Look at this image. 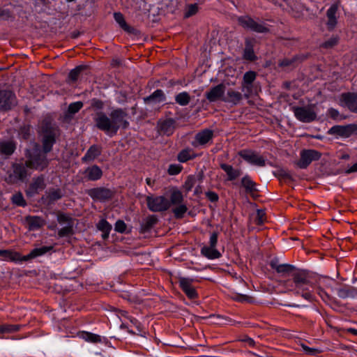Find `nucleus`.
Here are the masks:
<instances>
[{
  "label": "nucleus",
  "instance_id": "c85d7f7f",
  "mask_svg": "<svg viewBox=\"0 0 357 357\" xmlns=\"http://www.w3.org/2000/svg\"><path fill=\"white\" fill-rule=\"evenodd\" d=\"M15 149V145L11 141H3L0 142V151L5 155H11L14 152Z\"/></svg>",
  "mask_w": 357,
  "mask_h": 357
},
{
  "label": "nucleus",
  "instance_id": "58836bf2",
  "mask_svg": "<svg viewBox=\"0 0 357 357\" xmlns=\"http://www.w3.org/2000/svg\"><path fill=\"white\" fill-rule=\"evenodd\" d=\"M45 187L44 179L43 177H38L36 178L33 182L31 185V188L32 190L35 192H37L39 190H41Z\"/></svg>",
  "mask_w": 357,
  "mask_h": 357
},
{
  "label": "nucleus",
  "instance_id": "f704fd0d",
  "mask_svg": "<svg viewBox=\"0 0 357 357\" xmlns=\"http://www.w3.org/2000/svg\"><path fill=\"white\" fill-rule=\"evenodd\" d=\"M82 337L86 342L92 343L100 342L101 341L100 335L91 333H83Z\"/></svg>",
  "mask_w": 357,
  "mask_h": 357
},
{
  "label": "nucleus",
  "instance_id": "f8f14e48",
  "mask_svg": "<svg viewBox=\"0 0 357 357\" xmlns=\"http://www.w3.org/2000/svg\"><path fill=\"white\" fill-rule=\"evenodd\" d=\"M239 155L250 164L259 167H264L265 165L264 158L255 152L250 151H242L239 153Z\"/></svg>",
  "mask_w": 357,
  "mask_h": 357
},
{
  "label": "nucleus",
  "instance_id": "473e14b6",
  "mask_svg": "<svg viewBox=\"0 0 357 357\" xmlns=\"http://www.w3.org/2000/svg\"><path fill=\"white\" fill-rule=\"evenodd\" d=\"M252 218L255 224L261 225L266 220V213L264 211L258 209L252 215Z\"/></svg>",
  "mask_w": 357,
  "mask_h": 357
},
{
  "label": "nucleus",
  "instance_id": "7c9ffc66",
  "mask_svg": "<svg viewBox=\"0 0 357 357\" xmlns=\"http://www.w3.org/2000/svg\"><path fill=\"white\" fill-rule=\"evenodd\" d=\"M195 157V155L192 150L184 149L178 153V160L181 162H185L188 160L194 158Z\"/></svg>",
  "mask_w": 357,
  "mask_h": 357
},
{
  "label": "nucleus",
  "instance_id": "a18cd8bd",
  "mask_svg": "<svg viewBox=\"0 0 357 357\" xmlns=\"http://www.w3.org/2000/svg\"><path fill=\"white\" fill-rule=\"evenodd\" d=\"M83 106V103L80 101L71 103L68 107V112L71 114L77 112Z\"/></svg>",
  "mask_w": 357,
  "mask_h": 357
},
{
  "label": "nucleus",
  "instance_id": "37998d69",
  "mask_svg": "<svg viewBox=\"0 0 357 357\" xmlns=\"http://www.w3.org/2000/svg\"><path fill=\"white\" fill-rule=\"evenodd\" d=\"M98 229L101 231H111L112 225L105 220L102 219L97 225Z\"/></svg>",
  "mask_w": 357,
  "mask_h": 357
},
{
  "label": "nucleus",
  "instance_id": "bf43d9fd",
  "mask_svg": "<svg viewBox=\"0 0 357 357\" xmlns=\"http://www.w3.org/2000/svg\"><path fill=\"white\" fill-rule=\"evenodd\" d=\"M207 198L211 202H216L218 199V196L213 192H208L206 193Z\"/></svg>",
  "mask_w": 357,
  "mask_h": 357
},
{
  "label": "nucleus",
  "instance_id": "338daca9",
  "mask_svg": "<svg viewBox=\"0 0 357 357\" xmlns=\"http://www.w3.org/2000/svg\"><path fill=\"white\" fill-rule=\"evenodd\" d=\"M336 42L334 40L333 42H326L325 44H324V46L326 47H331L332 45H333Z\"/></svg>",
  "mask_w": 357,
  "mask_h": 357
},
{
  "label": "nucleus",
  "instance_id": "e2e57ef3",
  "mask_svg": "<svg viewBox=\"0 0 357 357\" xmlns=\"http://www.w3.org/2000/svg\"><path fill=\"white\" fill-rule=\"evenodd\" d=\"M328 113H329V115L335 119H338V116H339V112L337 109H333V108H331L328 110Z\"/></svg>",
  "mask_w": 357,
  "mask_h": 357
},
{
  "label": "nucleus",
  "instance_id": "69168bd1",
  "mask_svg": "<svg viewBox=\"0 0 357 357\" xmlns=\"http://www.w3.org/2000/svg\"><path fill=\"white\" fill-rule=\"evenodd\" d=\"M146 184L151 187H152L153 185V183H154V181L153 180H151L150 178H147L146 179Z\"/></svg>",
  "mask_w": 357,
  "mask_h": 357
},
{
  "label": "nucleus",
  "instance_id": "49530a36",
  "mask_svg": "<svg viewBox=\"0 0 357 357\" xmlns=\"http://www.w3.org/2000/svg\"><path fill=\"white\" fill-rule=\"evenodd\" d=\"M73 234V228L71 226H66L61 228L58 233L59 237H66Z\"/></svg>",
  "mask_w": 357,
  "mask_h": 357
},
{
  "label": "nucleus",
  "instance_id": "4be33fe9",
  "mask_svg": "<svg viewBox=\"0 0 357 357\" xmlns=\"http://www.w3.org/2000/svg\"><path fill=\"white\" fill-rule=\"evenodd\" d=\"M242 98L243 95L240 92L229 89L227 91V97H225V99H222V100L237 105L242 100Z\"/></svg>",
  "mask_w": 357,
  "mask_h": 357
},
{
  "label": "nucleus",
  "instance_id": "09e8293b",
  "mask_svg": "<svg viewBox=\"0 0 357 357\" xmlns=\"http://www.w3.org/2000/svg\"><path fill=\"white\" fill-rule=\"evenodd\" d=\"M13 202L18 206H24L25 201L20 193L15 194L12 197Z\"/></svg>",
  "mask_w": 357,
  "mask_h": 357
},
{
  "label": "nucleus",
  "instance_id": "0e129e2a",
  "mask_svg": "<svg viewBox=\"0 0 357 357\" xmlns=\"http://www.w3.org/2000/svg\"><path fill=\"white\" fill-rule=\"evenodd\" d=\"M357 172V162L351 166L349 169H347L346 172L349 174L352 172Z\"/></svg>",
  "mask_w": 357,
  "mask_h": 357
},
{
  "label": "nucleus",
  "instance_id": "39448f33",
  "mask_svg": "<svg viewBox=\"0 0 357 357\" xmlns=\"http://www.w3.org/2000/svg\"><path fill=\"white\" fill-rule=\"evenodd\" d=\"M292 110L296 118L304 123L311 122L317 118L314 107L312 105L294 107Z\"/></svg>",
  "mask_w": 357,
  "mask_h": 357
},
{
  "label": "nucleus",
  "instance_id": "13d9d810",
  "mask_svg": "<svg viewBox=\"0 0 357 357\" xmlns=\"http://www.w3.org/2000/svg\"><path fill=\"white\" fill-rule=\"evenodd\" d=\"M217 243H218V234L216 232H213L211 234V236H210L209 245L216 248Z\"/></svg>",
  "mask_w": 357,
  "mask_h": 357
},
{
  "label": "nucleus",
  "instance_id": "e433bc0d",
  "mask_svg": "<svg viewBox=\"0 0 357 357\" xmlns=\"http://www.w3.org/2000/svg\"><path fill=\"white\" fill-rule=\"evenodd\" d=\"M241 183L247 191L255 190V184L249 176H244L241 180Z\"/></svg>",
  "mask_w": 357,
  "mask_h": 357
},
{
  "label": "nucleus",
  "instance_id": "864d4df0",
  "mask_svg": "<svg viewBox=\"0 0 357 357\" xmlns=\"http://www.w3.org/2000/svg\"><path fill=\"white\" fill-rule=\"evenodd\" d=\"M17 329L15 326H0V333H10Z\"/></svg>",
  "mask_w": 357,
  "mask_h": 357
},
{
  "label": "nucleus",
  "instance_id": "c756f323",
  "mask_svg": "<svg viewBox=\"0 0 357 357\" xmlns=\"http://www.w3.org/2000/svg\"><path fill=\"white\" fill-rule=\"evenodd\" d=\"M183 201V196L182 192L178 190H173L170 195V199L169 200L170 206L172 205L176 206L180 204Z\"/></svg>",
  "mask_w": 357,
  "mask_h": 357
},
{
  "label": "nucleus",
  "instance_id": "9b49d317",
  "mask_svg": "<svg viewBox=\"0 0 357 357\" xmlns=\"http://www.w3.org/2000/svg\"><path fill=\"white\" fill-rule=\"evenodd\" d=\"M15 104V97L10 91H0V110L10 109Z\"/></svg>",
  "mask_w": 357,
  "mask_h": 357
},
{
  "label": "nucleus",
  "instance_id": "052dcab7",
  "mask_svg": "<svg viewBox=\"0 0 357 357\" xmlns=\"http://www.w3.org/2000/svg\"><path fill=\"white\" fill-rule=\"evenodd\" d=\"M294 61L290 59H284L280 62V66L282 67L289 66L293 63Z\"/></svg>",
  "mask_w": 357,
  "mask_h": 357
},
{
  "label": "nucleus",
  "instance_id": "6ab92c4d",
  "mask_svg": "<svg viewBox=\"0 0 357 357\" xmlns=\"http://www.w3.org/2000/svg\"><path fill=\"white\" fill-rule=\"evenodd\" d=\"M213 136L212 130L208 129L202 130L195 135V143L199 145H204L212 139Z\"/></svg>",
  "mask_w": 357,
  "mask_h": 357
},
{
  "label": "nucleus",
  "instance_id": "79ce46f5",
  "mask_svg": "<svg viewBox=\"0 0 357 357\" xmlns=\"http://www.w3.org/2000/svg\"><path fill=\"white\" fill-rule=\"evenodd\" d=\"M301 347L303 351L308 355L316 356L319 354L321 351L318 348L310 347L305 344H302Z\"/></svg>",
  "mask_w": 357,
  "mask_h": 357
},
{
  "label": "nucleus",
  "instance_id": "aec40b11",
  "mask_svg": "<svg viewBox=\"0 0 357 357\" xmlns=\"http://www.w3.org/2000/svg\"><path fill=\"white\" fill-rule=\"evenodd\" d=\"M85 176L89 181H97L102 175L101 169L97 165H93L86 168L84 171Z\"/></svg>",
  "mask_w": 357,
  "mask_h": 357
},
{
  "label": "nucleus",
  "instance_id": "9d476101",
  "mask_svg": "<svg viewBox=\"0 0 357 357\" xmlns=\"http://www.w3.org/2000/svg\"><path fill=\"white\" fill-rule=\"evenodd\" d=\"M88 195L93 199L104 202L112 198L113 192L107 188H96L89 190Z\"/></svg>",
  "mask_w": 357,
  "mask_h": 357
},
{
  "label": "nucleus",
  "instance_id": "f257e3e1",
  "mask_svg": "<svg viewBox=\"0 0 357 357\" xmlns=\"http://www.w3.org/2000/svg\"><path fill=\"white\" fill-rule=\"evenodd\" d=\"M271 266L282 275H291V280L283 282V286L287 291L295 295L301 296L307 301H312L314 298L313 290L314 283L312 275L304 269L296 268L294 266L272 261Z\"/></svg>",
  "mask_w": 357,
  "mask_h": 357
},
{
  "label": "nucleus",
  "instance_id": "4468645a",
  "mask_svg": "<svg viewBox=\"0 0 357 357\" xmlns=\"http://www.w3.org/2000/svg\"><path fill=\"white\" fill-rule=\"evenodd\" d=\"M342 104L347 107L350 111L357 112V94L344 93L340 99Z\"/></svg>",
  "mask_w": 357,
  "mask_h": 357
},
{
  "label": "nucleus",
  "instance_id": "bb28decb",
  "mask_svg": "<svg viewBox=\"0 0 357 357\" xmlns=\"http://www.w3.org/2000/svg\"><path fill=\"white\" fill-rule=\"evenodd\" d=\"M54 142V135H53L51 132L45 135L43 140L44 153L50 151Z\"/></svg>",
  "mask_w": 357,
  "mask_h": 357
},
{
  "label": "nucleus",
  "instance_id": "2eb2a0df",
  "mask_svg": "<svg viewBox=\"0 0 357 357\" xmlns=\"http://www.w3.org/2000/svg\"><path fill=\"white\" fill-rule=\"evenodd\" d=\"M192 280L186 278H179V285L188 298L193 299L197 296L195 288L192 286Z\"/></svg>",
  "mask_w": 357,
  "mask_h": 357
},
{
  "label": "nucleus",
  "instance_id": "5701e85b",
  "mask_svg": "<svg viewBox=\"0 0 357 357\" xmlns=\"http://www.w3.org/2000/svg\"><path fill=\"white\" fill-rule=\"evenodd\" d=\"M148 104H155L164 102L165 100L164 93L162 90H156L152 95L144 99Z\"/></svg>",
  "mask_w": 357,
  "mask_h": 357
},
{
  "label": "nucleus",
  "instance_id": "4c0bfd02",
  "mask_svg": "<svg viewBox=\"0 0 357 357\" xmlns=\"http://www.w3.org/2000/svg\"><path fill=\"white\" fill-rule=\"evenodd\" d=\"M243 57L245 59L250 60V61H253L256 58L253 48L250 43H246V46L244 50Z\"/></svg>",
  "mask_w": 357,
  "mask_h": 357
},
{
  "label": "nucleus",
  "instance_id": "a878e982",
  "mask_svg": "<svg viewBox=\"0 0 357 357\" xmlns=\"http://www.w3.org/2000/svg\"><path fill=\"white\" fill-rule=\"evenodd\" d=\"M220 167L227 173L228 179L229 181L236 179L241 174V172L239 169H235L231 165L222 164Z\"/></svg>",
  "mask_w": 357,
  "mask_h": 357
},
{
  "label": "nucleus",
  "instance_id": "0eeeda50",
  "mask_svg": "<svg viewBox=\"0 0 357 357\" xmlns=\"http://www.w3.org/2000/svg\"><path fill=\"white\" fill-rule=\"evenodd\" d=\"M357 131V124L334 126L328 130V134L347 138Z\"/></svg>",
  "mask_w": 357,
  "mask_h": 357
},
{
  "label": "nucleus",
  "instance_id": "a211bd4d",
  "mask_svg": "<svg viewBox=\"0 0 357 357\" xmlns=\"http://www.w3.org/2000/svg\"><path fill=\"white\" fill-rule=\"evenodd\" d=\"M29 230H37L45 225V220L39 216H27L25 219Z\"/></svg>",
  "mask_w": 357,
  "mask_h": 357
},
{
  "label": "nucleus",
  "instance_id": "a19ab883",
  "mask_svg": "<svg viewBox=\"0 0 357 357\" xmlns=\"http://www.w3.org/2000/svg\"><path fill=\"white\" fill-rule=\"evenodd\" d=\"M353 291H354L353 289H350L342 288V289H339L337 290V294L340 298H347L353 296Z\"/></svg>",
  "mask_w": 357,
  "mask_h": 357
},
{
  "label": "nucleus",
  "instance_id": "f03ea898",
  "mask_svg": "<svg viewBox=\"0 0 357 357\" xmlns=\"http://www.w3.org/2000/svg\"><path fill=\"white\" fill-rule=\"evenodd\" d=\"M95 122L98 129L110 137L115 135L119 129L126 128L129 125L128 114L122 109H113L109 116L103 112H98Z\"/></svg>",
  "mask_w": 357,
  "mask_h": 357
},
{
  "label": "nucleus",
  "instance_id": "603ef678",
  "mask_svg": "<svg viewBox=\"0 0 357 357\" xmlns=\"http://www.w3.org/2000/svg\"><path fill=\"white\" fill-rule=\"evenodd\" d=\"M181 171V167H179L178 165H171L169 167V169H168V172L169 174L171 175H175V174H178Z\"/></svg>",
  "mask_w": 357,
  "mask_h": 357
},
{
  "label": "nucleus",
  "instance_id": "ddd939ff",
  "mask_svg": "<svg viewBox=\"0 0 357 357\" xmlns=\"http://www.w3.org/2000/svg\"><path fill=\"white\" fill-rule=\"evenodd\" d=\"M175 129V121L172 119L160 120L158 123V130L160 135H171Z\"/></svg>",
  "mask_w": 357,
  "mask_h": 357
},
{
  "label": "nucleus",
  "instance_id": "b1692460",
  "mask_svg": "<svg viewBox=\"0 0 357 357\" xmlns=\"http://www.w3.org/2000/svg\"><path fill=\"white\" fill-rule=\"evenodd\" d=\"M101 153L100 148L98 146L93 145L91 146L86 151L84 156L82 158L83 161H92L100 155Z\"/></svg>",
  "mask_w": 357,
  "mask_h": 357
},
{
  "label": "nucleus",
  "instance_id": "de8ad7c7",
  "mask_svg": "<svg viewBox=\"0 0 357 357\" xmlns=\"http://www.w3.org/2000/svg\"><path fill=\"white\" fill-rule=\"evenodd\" d=\"M127 226L126 223L121 220H119L116 222L114 229L115 231L119 233H123L126 231Z\"/></svg>",
  "mask_w": 357,
  "mask_h": 357
},
{
  "label": "nucleus",
  "instance_id": "423d86ee",
  "mask_svg": "<svg viewBox=\"0 0 357 357\" xmlns=\"http://www.w3.org/2000/svg\"><path fill=\"white\" fill-rule=\"evenodd\" d=\"M238 22L244 29L257 33H265L268 30L263 24L255 21L248 16L239 17Z\"/></svg>",
  "mask_w": 357,
  "mask_h": 357
},
{
  "label": "nucleus",
  "instance_id": "c03bdc74",
  "mask_svg": "<svg viewBox=\"0 0 357 357\" xmlns=\"http://www.w3.org/2000/svg\"><path fill=\"white\" fill-rule=\"evenodd\" d=\"M83 69L84 67L82 66L75 68L69 73L68 77L73 82L76 81L78 78L79 73Z\"/></svg>",
  "mask_w": 357,
  "mask_h": 357
},
{
  "label": "nucleus",
  "instance_id": "5fc2aeb1",
  "mask_svg": "<svg viewBox=\"0 0 357 357\" xmlns=\"http://www.w3.org/2000/svg\"><path fill=\"white\" fill-rule=\"evenodd\" d=\"M91 105L92 107L96 109H101L103 108L104 103L102 101L98 100V99H93L91 100Z\"/></svg>",
  "mask_w": 357,
  "mask_h": 357
},
{
  "label": "nucleus",
  "instance_id": "1a4fd4ad",
  "mask_svg": "<svg viewBox=\"0 0 357 357\" xmlns=\"http://www.w3.org/2000/svg\"><path fill=\"white\" fill-rule=\"evenodd\" d=\"M225 86L223 84H218L212 87L205 93L206 99L209 102H216L225 99Z\"/></svg>",
  "mask_w": 357,
  "mask_h": 357
},
{
  "label": "nucleus",
  "instance_id": "8fccbe9b",
  "mask_svg": "<svg viewBox=\"0 0 357 357\" xmlns=\"http://www.w3.org/2000/svg\"><path fill=\"white\" fill-rule=\"evenodd\" d=\"M195 183V178L193 176H188L185 182L184 187L187 191L191 190Z\"/></svg>",
  "mask_w": 357,
  "mask_h": 357
},
{
  "label": "nucleus",
  "instance_id": "2f4dec72",
  "mask_svg": "<svg viewBox=\"0 0 357 357\" xmlns=\"http://www.w3.org/2000/svg\"><path fill=\"white\" fill-rule=\"evenodd\" d=\"M175 100L176 103L181 106L187 105L190 100V96L188 94V93L183 91L181 93H179L177 94L175 97Z\"/></svg>",
  "mask_w": 357,
  "mask_h": 357
},
{
  "label": "nucleus",
  "instance_id": "ea45409f",
  "mask_svg": "<svg viewBox=\"0 0 357 357\" xmlns=\"http://www.w3.org/2000/svg\"><path fill=\"white\" fill-rule=\"evenodd\" d=\"M158 221L157 218L155 215H150L146 218L142 224V228L146 231L150 229Z\"/></svg>",
  "mask_w": 357,
  "mask_h": 357
},
{
  "label": "nucleus",
  "instance_id": "3c124183",
  "mask_svg": "<svg viewBox=\"0 0 357 357\" xmlns=\"http://www.w3.org/2000/svg\"><path fill=\"white\" fill-rule=\"evenodd\" d=\"M318 294L321 296V298L324 301H326L329 298V296L328 294L323 289V288L321 287V280L319 282V285L317 288Z\"/></svg>",
  "mask_w": 357,
  "mask_h": 357
},
{
  "label": "nucleus",
  "instance_id": "cd10ccee",
  "mask_svg": "<svg viewBox=\"0 0 357 357\" xmlns=\"http://www.w3.org/2000/svg\"><path fill=\"white\" fill-rule=\"evenodd\" d=\"M337 8L335 5L331 6L327 10V17H328V26L330 28H333L336 23V17L335 14L337 13Z\"/></svg>",
  "mask_w": 357,
  "mask_h": 357
},
{
  "label": "nucleus",
  "instance_id": "6e6552de",
  "mask_svg": "<svg viewBox=\"0 0 357 357\" xmlns=\"http://www.w3.org/2000/svg\"><path fill=\"white\" fill-rule=\"evenodd\" d=\"M320 157V153L315 150H303L301 153V159L298 162V166L303 169L306 168L312 161L319 160Z\"/></svg>",
  "mask_w": 357,
  "mask_h": 357
},
{
  "label": "nucleus",
  "instance_id": "6e6d98bb",
  "mask_svg": "<svg viewBox=\"0 0 357 357\" xmlns=\"http://www.w3.org/2000/svg\"><path fill=\"white\" fill-rule=\"evenodd\" d=\"M197 6L196 5H190L188 8V10L185 14V17H189L193 15L194 14H195L197 13Z\"/></svg>",
  "mask_w": 357,
  "mask_h": 357
},
{
  "label": "nucleus",
  "instance_id": "412c9836",
  "mask_svg": "<svg viewBox=\"0 0 357 357\" xmlns=\"http://www.w3.org/2000/svg\"><path fill=\"white\" fill-rule=\"evenodd\" d=\"M201 253L209 259H215L219 258L221 255L215 247L205 245L201 250Z\"/></svg>",
  "mask_w": 357,
  "mask_h": 357
},
{
  "label": "nucleus",
  "instance_id": "774afa93",
  "mask_svg": "<svg viewBox=\"0 0 357 357\" xmlns=\"http://www.w3.org/2000/svg\"><path fill=\"white\" fill-rule=\"evenodd\" d=\"M348 331H349L350 333L354 334V335H357V329H355V328H349L348 329Z\"/></svg>",
  "mask_w": 357,
  "mask_h": 357
},
{
  "label": "nucleus",
  "instance_id": "20e7f679",
  "mask_svg": "<svg viewBox=\"0 0 357 357\" xmlns=\"http://www.w3.org/2000/svg\"><path fill=\"white\" fill-rule=\"evenodd\" d=\"M146 204L149 209L153 212L165 211L170 208L169 199L164 196H148Z\"/></svg>",
  "mask_w": 357,
  "mask_h": 357
},
{
  "label": "nucleus",
  "instance_id": "c9c22d12",
  "mask_svg": "<svg viewBox=\"0 0 357 357\" xmlns=\"http://www.w3.org/2000/svg\"><path fill=\"white\" fill-rule=\"evenodd\" d=\"M176 206L173 208V213L176 218H182L186 213L188 208L185 204L183 203L176 205Z\"/></svg>",
  "mask_w": 357,
  "mask_h": 357
},
{
  "label": "nucleus",
  "instance_id": "7ed1b4c3",
  "mask_svg": "<svg viewBox=\"0 0 357 357\" xmlns=\"http://www.w3.org/2000/svg\"><path fill=\"white\" fill-rule=\"evenodd\" d=\"M48 164V161L44 153H36L29 155L25 162V166L22 165H13V181L23 180L29 174L26 168L36 170L44 169Z\"/></svg>",
  "mask_w": 357,
  "mask_h": 357
},
{
  "label": "nucleus",
  "instance_id": "680f3d73",
  "mask_svg": "<svg viewBox=\"0 0 357 357\" xmlns=\"http://www.w3.org/2000/svg\"><path fill=\"white\" fill-rule=\"evenodd\" d=\"M242 341L251 347H253L255 345V342L254 341V340L248 337H245L244 339L242 340Z\"/></svg>",
  "mask_w": 357,
  "mask_h": 357
},
{
  "label": "nucleus",
  "instance_id": "4d7b16f0",
  "mask_svg": "<svg viewBox=\"0 0 357 357\" xmlns=\"http://www.w3.org/2000/svg\"><path fill=\"white\" fill-rule=\"evenodd\" d=\"M62 195L60 190H53L49 193V198L52 201L59 199L61 197Z\"/></svg>",
  "mask_w": 357,
  "mask_h": 357
},
{
  "label": "nucleus",
  "instance_id": "72a5a7b5",
  "mask_svg": "<svg viewBox=\"0 0 357 357\" xmlns=\"http://www.w3.org/2000/svg\"><path fill=\"white\" fill-rule=\"evenodd\" d=\"M114 17L120 26L128 32H130V28L127 25L123 15L120 13H115Z\"/></svg>",
  "mask_w": 357,
  "mask_h": 357
},
{
  "label": "nucleus",
  "instance_id": "393cba45",
  "mask_svg": "<svg viewBox=\"0 0 357 357\" xmlns=\"http://www.w3.org/2000/svg\"><path fill=\"white\" fill-rule=\"evenodd\" d=\"M0 258L3 260L17 261L20 259V254L9 250H0Z\"/></svg>",
  "mask_w": 357,
  "mask_h": 357
},
{
  "label": "nucleus",
  "instance_id": "f3484780",
  "mask_svg": "<svg viewBox=\"0 0 357 357\" xmlns=\"http://www.w3.org/2000/svg\"><path fill=\"white\" fill-rule=\"evenodd\" d=\"M52 248V246H43L40 248H34L29 255L25 256L20 255V259H17V261H27L30 259L43 255L47 252L50 251Z\"/></svg>",
  "mask_w": 357,
  "mask_h": 357
},
{
  "label": "nucleus",
  "instance_id": "dca6fc26",
  "mask_svg": "<svg viewBox=\"0 0 357 357\" xmlns=\"http://www.w3.org/2000/svg\"><path fill=\"white\" fill-rule=\"evenodd\" d=\"M256 78V73L254 71L246 72L243 75V82L242 84V91L244 92V96L248 98L251 91V84Z\"/></svg>",
  "mask_w": 357,
  "mask_h": 357
}]
</instances>
